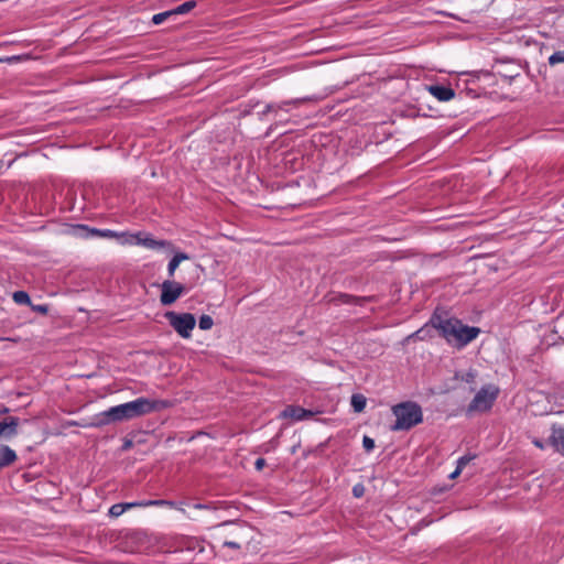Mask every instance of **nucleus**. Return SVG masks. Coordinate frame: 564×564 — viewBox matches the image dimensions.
Wrapping results in <instances>:
<instances>
[{
    "label": "nucleus",
    "mask_w": 564,
    "mask_h": 564,
    "mask_svg": "<svg viewBox=\"0 0 564 564\" xmlns=\"http://www.w3.org/2000/svg\"><path fill=\"white\" fill-rule=\"evenodd\" d=\"M195 7H196V1L191 0V1H186V2L177 6L175 9H172V12L174 15L186 14L189 11H192Z\"/></svg>",
    "instance_id": "nucleus-18"
},
{
    "label": "nucleus",
    "mask_w": 564,
    "mask_h": 564,
    "mask_svg": "<svg viewBox=\"0 0 564 564\" xmlns=\"http://www.w3.org/2000/svg\"><path fill=\"white\" fill-rule=\"evenodd\" d=\"M171 405L167 400H154L148 398H138L108 409V414L113 422L129 421L145 414L164 410Z\"/></svg>",
    "instance_id": "nucleus-2"
},
{
    "label": "nucleus",
    "mask_w": 564,
    "mask_h": 564,
    "mask_svg": "<svg viewBox=\"0 0 564 564\" xmlns=\"http://www.w3.org/2000/svg\"><path fill=\"white\" fill-rule=\"evenodd\" d=\"M172 15H174L172 10L160 12L152 17V22L158 25V24L163 23L165 20H167Z\"/></svg>",
    "instance_id": "nucleus-20"
},
{
    "label": "nucleus",
    "mask_w": 564,
    "mask_h": 564,
    "mask_svg": "<svg viewBox=\"0 0 564 564\" xmlns=\"http://www.w3.org/2000/svg\"><path fill=\"white\" fill-rule=\"evenodd\" d=\"M550 65L564 63V51H557L549 57Z\"/></svg>",
    "instance_id": "nucleus-23"
},
{
    "label": "nucleus",
    "mask_w": 564,
    "mask_h": 564,
    "mask_svg": "<svg viewBox=\"0 0 564 564\" xmlns=\"http://www.w3.org/2000/svg\"><path fill=\"white\" fill-rule=\"evenodd\" d=\"M123 505H124L126 510H128V509L137 508V507L162 506V505H167V506L172 507V506H174V502L167 501V500H148V501L126 502Z\"/></svg>",
    "instance_id": "nucleus-16"
},
{
    "label": "nucleus",
    "mask_w": 564,
    "mask_h": 564,
    "mask_svg": "<svg viewBox=\"0 0 564 564\" xmlns=\"http://www.w3.org/2000/svg\"><path fill=\"white\" fill-rule=\"evenodd\" d=\"M362 445L367 452H370L375 448V441L369 436H364Z\"/></svg>",
    "instance_id": "nucleus-27"
},
{
    "label": "nucleus",
    "mask_w": 564,
    "mask_h": 564,
    "mask_svg": "<svg viewBox=\"0 0 564 564\" xmlns=\"http://www.w3.org/2000/svg\"><path fill=\"white\" fill-rule=\"evenodd\" d=\"M429 325L449 344L463 348L477 338L480 328L467 326L460 319L451 317L445 311L436 310L430 318Z\"/></svg>",
    "instance_id": "nucleus-1"
},
{
    "label": "nucleus",
    "mask_w": 564,
    "mask_h": 564,
    "mask_svg": "<svg viewBox=\"0 0 564 564\" xmlns=\"http://www.w3.org/2000/svg\"><path fill=\"white\" fill-rule=\"evenodd\" d=\"M194 508H195V509H207L208 507H207L206 505L195 503V505H194Z\"/></svg>",
    "instance_id": "nucleus-34"
},
{
    "label": "nucleus",
    "mask_w": 564,
    "mask_h": 564,
    "mask_svg": "<svg viewBox=\"0 0 564 564\" xmlns=\"http://www.w3.org/2000/svg\"><path fill=\"white\" fill-rule=\"evenodd\" d=\"M13 301L19 305H31L30 295L25 291H15L12 295Z\"/></svg>",
    "instance_id": "nucleus-19"
},
{
    "label": "nucleus",
    "mask_w": 564,
    "mask_h": 564,
    "mask_svg": "<svg viewBox=\"0 0 564 564\" xmlns=\"http://www.w3.org/2000/svg\"><path fill=\"white\" fill-rule=\"evenodd\" d=\"M115 423L111 416L108 414V410L102 411L98 414H95L89 422L87 423H76V425L82 427H102Z\"/></svg>",
    "instance_id": "nucleus-12"
},
{
    "label": "nucleus",
    "mask_w": 564,
    "mask_h": 564,
    "mask_svg": "<svg viewBox=\"0 0 564 564\" xmlns=\"http://www.w3.org/2000/svg\"><path fill=\"white\" fill-rule=\"evenodd\" d=\"M460 473H462V469L456 466L455 470L452 474H449V478L455 479L456 477H458L460 475Z\"/></svg>",
    "instance_id": "nucleus-32"
},
{
    "label": "nucleus",
    "mask_w": 564,
    "mask_h": 564,
    "mask_svg": "<svg viewBox=\"0 0 564 564\" xmlns=\"http://www.w3.org/2000/svg\"><path fill=\"white\" fill-rule=\"evenodd\" d=\"M91 234L95 235V236H99V237H107V238H111V237H117L118 234L110 230V229H104V230H100V229H91Z\"/></svg>",
    "instance_id": "nucleus-24"
},
{
    "label": "nucleus",
    "mask_w": 564,
    "mask_h": 564,
    "mask_svg": "<svg viewBox=\"0 0 564 564\" xmlns=\"http://www.w3.org/2000/svg\"><path fill=\"white\" fill-rule=\"evenodd\" d=\"M549 446L564 457V425L553 422L550 425V435L547 437Z\"/></svg>",
    "instance_id": "nucleus-8"
},
{
    "label": "nucleus",
    "mask_w": 564,
    "mask_h": 564,
    "mask_svg": "<svg viewBox=\"0 0 564 564\" xmlns=\"http://www.w3.org/2000/svg\"><path fill=\"white\" fill-rule=\"evenodd\" d=\"M499 394V388L495 384L482 387L468 405L469 412H485L491 409Z\"/></svg>",
    "instance_id": "nucleus-4"
},
{
    "label": "nucleus",
    "mask_w": 564,
    "mask_h": 564,
    "mask_svg": "<svg viewBox=\"0 0 564 564\" xmlns=\"http://www.w3.org/2000/svg\"><path fill=\"white\" fill-rule=\"evenodd\" d=\"M281 416L285 419L290 417L295 421H301L313 416V412L310 410H305L301 406L289 405L281 412Z\"/></svg>",
    "instance_id": "nucleus-11"
},
{
    "label": "nucleus",
    "mask_w": 564,
    "mask_h": 564,
    "mask_svg": "<svg viewBox=\"0 0 564 564\" xmlns=\"http://www.w3.org/2000/svg\"><path fill=\"white\" fill-rule=\"evenodd\" d=\"M343 297L345 299V302H348V300L351 299L350 295H344Z\"/></svg>",
    "instance_id": "nucleus-35"
},
{
    "label": "nucleus",
    "mask_w": 564,
    "mask_h": 564,
    "mask_svg": "<svg viewBox=\"0 0 564 564\" xmlns=\"http://www.w3.org/2000/svg\"><path fill=\"white\" fill-rule=\"evenodd\" d=\"M185 288L174 280H165L161 284L160 302L164 306L172 305L184 293Z\"/></svg>",
    "instance_id": "nucleus-6"
},
{
    "label": "nucleus",
    "mask_w": 564,
    "mask_h": 564,
    "mask_svg": "<svg viewBox=\"0 0 564 564\" xmlns=\"http://www.w3.org/2000/svg\"><path fill=\"white\" fill-rule=\"evenodd\" d=\"M131 240H133L137 245L145 247L147 249L158 251H173V245L167 240H159L150 236L142 237L141 234L132 235Z\"/></svg>",
    "instance_id": "nucleus-7"
},
{
    "label": "nucleus",
    "mask_w": 564,
    "mask_h": 564,
    "mask_svg": "<svg viewBox=\"0 0 564 564\" xmlns=\"http://www.w3.org/2000/svg\"><path fill=\"white\" fill-rule=\"evenodd\" d=\"M395 421L390 425L392 431H409L423 421L421 406L412 401L402 402L392 406Z\"/></svg>",
    "instance_id": "nucleus-3"
},
{
    "label": "nucleus",
    "mask_w": 564,
    "mask_h": 564,
    "mask_svg": "<svg viewBox=\"0 0 564 564\" xmlns=\"http://www.w3.org/2000/svg\"><path fill=\"white\" fill-rule=\"evenodd\" d=\"M33 312L40 313V314H47L48 312V305L46 304H32L30 305Z\"/></svg>",
    "instance_id": "nucleus-25"
},
{
    "label": "nucleus",
    "mask_w": 564,
    "mask_h": 564,
    "mask_svg": "<svg viewBox=\"0 0 564 564\" xmlns=\"http://www.w3.org/2000/svg\"><path fill=\"white\" fill-rule=\"evenodd\" d=\"M214 321L209 315H202L199 317L198 326L203 330H208L213 327Z\"/></svg>",
    "instance_id": "nucleus-21"
},
{
    "label": "nucleus",
    "mask_w": 564,
    "mask_h": 564,
    "mask_svg": "<svg viewBox=\"0 0 564 564\" xmlns=\"http://www.w3.org/2000/svg\"><path fill=\"white\" fill-rule=\"evenodd\" d=\"M367 403V399L364 394L355 393L350 398V405L354 409V412L360 413L365 410Z\"/></svg>",
    "instance_id": "nucleus-17"
},
{
    "label": "nucleus",
    "mask_w": 564,
    "mask_h": 564,
    "mask_svg": "<svg viewBox=\"0 0 564 564\" xmlns=\"http://www.w3.org/2000/svg\"><path fill=\"white\" fill-rule=\"evenodd\" d=\"M165 318L182 338H189L196 325L195 316L191 313H176L171 311L165 313Z\"/></svg>",
    "instance_id": "nucleus-5"
},
{
    "label": "nucleus",
    "mask_w": 564,
    "mask_h": 564,
    "mask_svg": "<svg viewBox=\"0 0 564 564\" xmlns=\"http://www.w3.org/2000/svg\"><path fill=\"white\" fill-rule=\"evenodd\" d=\"M310 100H311L310 97H304V98H295V99L284 100L282 102L268 104L264 107V109L261 112V115L265 116V115L271 113V112L276 113L280 110L288 111V107L289 106L299 107L300 105H302V104H304L306 101H310Z\"/></svg>",
    "instance_id": "nucleus-9"
},
{
    "label": "nucleus",
    "mask_w": 564,
    "mask_h": 564,
    "mask_svg": "<svg viewBox=\"0 0 564 564\" xmlns=\"http://www.w3.org/2000/svg\"><path fill=\"white\" fill-rule=\"evenodd\" d=\"M265 459L262 458V457H259L256 462H254V468L260 471L263 469V467L265 466Z\"/></svg>",
    "instance_id": "nucleus-30"
},
{
    "label": "nucleus",
    "mask_w": 564,
    "mask_h": 564,
    "mask_svg": "<svg viewBox=\"0 0 564 564\" xmlns=\"http://www.w3.org/2000/svg\"><path fill=\"white\" fill-rule=\"evenodd\" d=\"M15 452L7 445L0 446V470L17 460Z\"/></svg>",
    "instance_id": "nucleus-14"
},
{
    "label": "nucleus",
    "mask_w": 564,
    "mask_h": 564,
    "mask_svg": "<svg viewBox=\"0 0 564 564\" xmlns=\"http://www.w3.org/2000/svg\"><path fill=\"white\" fill-rule=\"evenodd\" d=\"M19 419L9 416L0 422V438L11 440L18 434Z\"/></svg>",
    "instance_id": "nucleus-10"
},
{
    "label": "nucleus",
    "mask_w": 564,
    "mask_h": 564,
    "mask_svg": "<svg viewBox=\"0 0 564 564\" xmlns=\"http://www.w3.org/2000/svg\"><path fill=\"white\" fill-rule=\"evenodd\" d=\"M474 458V456H468V455H465V456H462L460 458H458L457 460V467L460 468L462 470L464 469V467Z\"/></svg>",
    "instance_id": "nucleus-28"
},
{
    "label": "nucleus",
    "mask_w": 564,
    "mask_h": 564,
    "mask_svg": "<svg viewBox=\"0 0 564 564\" xmlns=\"http://www.w3.org/2000/svg\"><path fill=\"white\" fill-rule=\"evenodd\" d=\"M126 511V508H124V505L123 503H116V505H112L109 509V514L111 517H119L121 516L123 512Z\"/></svg>",
    "instance_id": "nucleus-22"
},
{
    "label": "nucleus",
    "mask_w": 564,
    "mask_h": 564,
    "mask_svg": "<svg viewBox=\"0 0 564 564\" xmlns=\"http://www.w3.org/2000/svg\"><path fill=\"white\" fill-rule=\"evenodd\" d=\"M427 90L440 101H449L455 96L454 89L448 86L431 85L427 87Z\"/></svg>",
    "instance_id": "nucleus-13"
},
{
    "label": "nucleus",
    "mask_w": 564,
    "mask_h": 564,
    "mask_svg": "<svg viewBox=\"0 0 564 564\" xmlns=\"http://www.w3.org/2000/svg\"><path fill=\"white\" fill-rule=\"evenodd\" d=\"M189 256L185 252H176L173 258L170 260L167 264V274L170 278H173L176 269L178 268L182 261L188 260Z\"/></svg>",
    "instance_id": "nucleus-15"
},
{
    "label": "nucleus",
    "mask_w": 564,
    "mask_h": 564,
    "mask_svg": "<svg viewBox=\"0 0 564 564\" xmlns=\"http://www.w3.org/2000/svg\"><path fill=\"white\" fill-rule=\"evenodd\" d=\"M426 327H427V325L425 327H423V328L417 330L416 335L419 336V338H421V339L424 338V334L426 332Z\"/></svg>",
    "instance_id": "nucleus-33"
},
{
    "label": "nucleus",
    "mask_w": 564,
    "mask_h": 564,
    "mask_svg": "<svg viewBox=\"0 0 564 564\" xmlns=\"http://www.w3.org/2000/svg\"><path fill=\"white\" fill-rule=\"evenodd\" d=\"M225 546H228V547H231V549H240V545L239 543L237 542H234V541H226L224 543Z\"/></svg>",
    "instance_id": "nucleus-31"
},
{
    "label": "nucleus",
    "mask_w": 564,
    "mask_h": 564,
    "mask_svg": "<svg viewBox=\"0 0 564 564\" xmlns=\"http://www.w3.org/2000/svg\"><path fill=\"white\" fill-rule=\"evenodd\" d=\"M532 444L540 449H545L546 447H550L549 443H547V438L542 440L539 437H532Z\"/></svg>",
    "instance_id": "nucleus-26"
},
{
    "label": "nucleus",
    "mask_w": 564,
    "mask_h": 564,
    "mask_svg": "<svg viewBox=\"0 0 564 564\" xmlns=\"http://www.w3.org/2000/svg\"><path fill=\"white\" fill-rule=\"evenodd\" d=\"M364 492H365V488L362 485L360 484H357L352 487V494L356 498H360L364 496Z\"/></svg>",
    "instance_id": "nucleus-29"
}]
</instances>
